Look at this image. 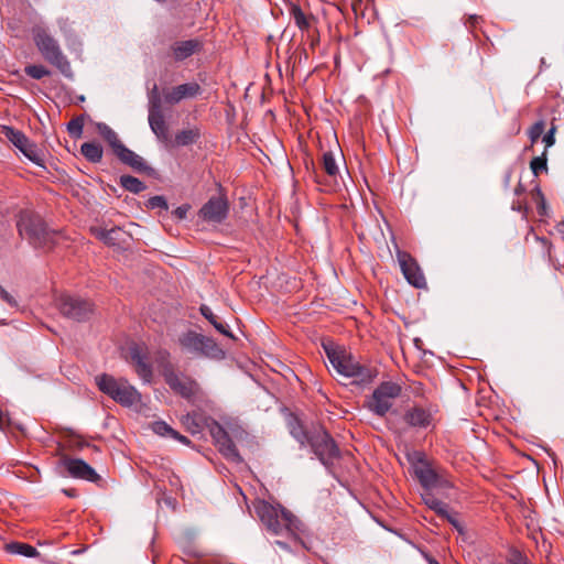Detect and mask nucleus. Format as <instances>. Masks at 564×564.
<instances>
[{
    "label": "nucleus",
    "mask_w": 564,
    "mask_h": 564,
    "mask_svg": "<svg viewBox=\"0 0 564 564\" xmlns=\"http://www.w3.org/2000/svg\"><path fill=\"white\" fill-rule=\"evenodd\" d=\"M254 511L271 534H285L294 541L299 540V533L303 531V523L283 506L260 500L254 505Z\"/></svg>",
    "instance_id": "obj_1"
},
{
    "label": "nucleus",
    "mask_w": 564,
    "mask_h": 564,
    "mask_svg": "<svg viewBox=\"0 0 564 564\" xmlns=\"http://www.w3.org/2000/svg\"><path fill=\"white\" fill-rule=\"evenodd\" d=\"M326 356L333 368L346 378H352L354 382L360 384L370 383L377 376V371L361 365L350 352L333 344H324Z\"/></svg>",
    "instance_id": "obj_2"
},
{
    "label": "nucleus",
    "mask_w": 564,
    "mask_h": 564,
    "mask_svg": "<svg viewBox=\"0 0 564 564\" xmlns=\"http://www.w3.org/2000/svg\"><path fill=\"white\" fill-rule=\"evenodd\" d=\"M33 41L44 59L56 67L66 78L73 79L70 63L63 53L58 42L43 28L32 30Z\"/></svg>",
    "instance_id": "obj_3"
},
{
    "label": "nucleus",
    "mask_w": 564,
    "mask_h": 564,
    "mask_svg": "<svg viewBox=\"0 0 564 564\" xmlns=\"http://www.w3.org/2000/svg\"><path fill=\"white\" fill-rule=\"evenodd\" d=\"M98 389L123 406H131L141 401V393L124 378L102 373L95 378Z\"/></svg>",
    "instance_id": "obj_4"
},
{
    "label": "nucleus",
    "mask_w": 564,
    "mask_h": 564,
    "mask_svg": "<svg viewBox=\"0 0 564 564\" xmlns=\"http://www.w3.org/2000/svg\"><path fill=\"white\" fill-rule=\"evenodd\" d=\"M177 344L184 352L195 357L217 360L225 358V351L212 337L204 336L195 330L182 333L177 338Z\"/></svg>",
    "instance_id": "obj_5"
},
{
    "label": "nucleus",
    "mask_w": 564,
    "mask_h": 564,
    "mask_svg": "<svg viewBox=\"0 0 564 564\" xmlns=\"http://www.w3.org/2000/svg\"><path fill=\"white\" fill-rule=\"evenodd\" d=\"M17 226L19 234L25 236L35 248H53L56 232L50 230L41 217L22 215Z\"/></svg>",
    "instance_id": "obj_6"
},
{
    "label": "nucleus",
    "mask_w": 564,
    "mask_h": 564,
    "mask_svg": "<svg viewBox=\"0 0 564 564\" xmlns=\"http://www.w3.org/2000/svg\"><path fill=\"white\" fill-rule=\"evenodd\" d=\"M307 446L318 460L330 470L340 458V449L330 434L322 426L314 427Z\"/></svg>",
    "instance_id": "obj_7"
},
{
    "label": "nucleus",
    "mask_w": 564,
    "mask_h": 564,
    "mask_svg": "<svg viewBox=\"0 0 564 564\" xmlns=\"http://www.w3.org/2000/svg\"><path fill=\"white\" fill-rule=\"evenodd\" d=\"M402 388L393 381L381 382L365 401V406L379 417L386 416L395 399L401 395Z\"/></svg>",
    "instance_id": "obj_8"
},
{
    "label": "nucleus",
    "mask_w": 564,
    "mask_h": 564,
    "mask_svg": "<svg viewBox=\"0 0 564 564\" xmlns=\"http://www.w3.org/2000/svg\"><path fill=\"white\" fill-rule=\"evenodd\" d=\"M161 373L169 388L186 400L193 399L199 392V384L189 376L177 372L171 362L162 366Z\"/></svg>",
    "instance_id": "obj_9"
},
{
    "label": "nucleus",
    "mask_w": 564,
    "mask_h": 564,
    "mask_svg": "<svg viewBox=\"0 0 564 564\" xmlns=\"http://www.w3.org/2000/svg\"><path fill=\"white\" fill-rule=\"evenodd\" d=\"M411 464L414 476L426 491L434 488L452 487V484L447 479L438 475L431 467L422 452H414Z\"/></svg>",
    "instance_id": "obj_10"
},
{
    "label": "nucleus",
    "mask_w": 564,
    "mask_h": 564,
    "mask_svg": "<svg viewBox=\"0 0 564 564\" xmlns=\"http://www.w3.org/2000/svg\"><path fill=\"white\" fill-rule=\"evenodd\" d=\"M56 305L63 316L76 322L89 319L95 311V305L90 300L70 294L61 295Z\"/></svg>",
    "instance_id": "obj_11"
},
{
    "label": "nucleus",
    "mask_w": 564,
    "mask_h": 564,
    "mask_svg": "<svg viewBox=\"0 0 564 564\" xmlns=\"http://www.w3.org/2000/svg\"><path fill=\"white\" fill-rule=\"evenodd\" d=\"M3 133L31 162L39 166H44L43 153L22 131L4 126Z\"/></svg>",
    "instance_id": "obj_12"
},
{
    "label": "nucleus",
    "mask_w": 564,
    "mask_h": 564,
    "mask_svg": "<svg viewBox=\"0 0 564 564\" xmlns=\"http://www.w3.org/2000/svg\"><path fill=\"white\" fill-rule=\"evenodd\" d=\"M210 436L223 456L231 462L240 463L242 458L225 427L217 421L212 420L208 424Z\"/></svg>",
    "instance_id": "obj_13"
},
{
    "label": "nucleus",
    "mask_w": 564,
    "mask_h": 564,
    "mask_svg": "<svg viewBox=\"0 0 564 564\" xmlns=\"http://www.w3.org/2000/svg\"><path fill=\"white\" fill-rule=\"evenodd\" d=\"M435 412L436 409L433 405L422 406L414 404L404 411L402 420L410 429L416 431L427 430L434 426Z\"/></svg>",
    "instance_id": "obj_14"
},
{
    "label": "nucleus",
    "mask_w": 564,
    "mask_h": 564,
    "mask_svg": "<svg viewBox=\"0 0 564 564\" xmlns=\"http://www.w3.org/2000/svg\"><path fill=\"white\" fill-rule=\"evenodd\" d=\"M397 258L408 283L416 289L425 288L426 280L416 260L410 253L401 250H398Z\"/></svg>",
    "instance_id": "obj_15"
},
{
    "label": "nucleus",
    "mask_w": 564,
    "mask_h": 564,
    "mask_svg": "<svg viewBox=\"0 0 564 564\" xmlns=\"http://www.w3.org/2000/svg\"><path fill=\"white\" fill-rule=\"evenodd\" d=\"M229 205L224 195L212 196L199 209L198 216L208 223L220 224L228 215Z\"/></svg>",
    "instance_id": "obj_16"
},
{
    "label": "nucleus",
    "mask_w": 564,
    "mask_h": 564,
    "mask_svg": "<svg viewBox=\"0 0 564 564\" xmlns=\"http://www.w3.org/2000/svg\"><path fill=\"white\" fill-rule=\"evenodd\" d=\"M61 464L72 478L97 482L100 476L96 470L80 458L63 457Z\"/></svg>",
    "instance_id": "obj_17"
},
{
    "label": "nucleus",
    "mask_w": 564,
    "mask_h": 564,
    "mask_svg": "<svg viewBox=\"0 0 564 564\" xmlns=\"http://www.w3.org/2000/svg\"><path fill=\"white\" fill-rule=\"evenodd\" d=\"M202 87L198 83H185L163 91V100L169 105H176L183 99L195 98L200 95Z\"/></svg>",
    "instance_id": "obj_18"
},
{
    "label": "nucleus",
    "mask_w": 564,
    "mask_h": 564,
    "mask_svg": "<svg viewBox=\"0 0 564 564\" xmlns=\"http://www.w3.org/2000/svg\"><path fill=\"white\" fill-rule=\"evenodd\" d=\"M115 155L123 164L130 166L133 171L138 173H144L149 176H154L156 173L153 167L145 163L143 158L134 153L132 150L128 149L124 144L121 148H119Z\"/></svg>",
    "instance_id": "obj_19"
},
{
    "label": "nucleus",
    "mask_w": 564,
    "mask_h": 564,
    "mask_svg": "<svg viewBox=\"0 0 564 564\" xmlns=\"http://www.w3.org/2000/svg\"><path fill=\"white\" fill-rule=\"evenodd\" d=\"M130 358L134 365L137 375L143 382L150 383L153 377L152 367L147 362V356L139 345H134L130 348Z\"/></svg>",
    "instance_id": "obj_20"
},
{
    "label": "nucleus",
    "mask_w": 564,
    "mask_h": 564,
    "mask_svg": "<svg viewBox=\"0 0 564 564\" xmlns=\"http://www.w3.org/2000/svg\"><path fill=\"white\" fill-rule=\"evenodd\" d=\"M203 48V44L197 39L175 42L172 46L173 57L176 62H182L193 54L199 52Z\"/></svg>",
    "instance_id": "obj_21"
},
{
    "label": "nucleus",
    "mask_w": 564,
    "mask_h": 564,
    "mask_svg": "<svg viewBox=\"0 0 564 564\" xmlns=\"http://www.w3.org/2000/svg\"><path fill=\"white\" fill-rule=\"evenodd\" d=\"M91 232L97 239L108 246H120L124 236V232L119 227H112L111 229L94 227L91 228Z\"/></svg>",
    "instance_id": "obj_22"
},
{
    "label": "nucleus",
    "mask_w": 564,
    "mask_h": 564,
    "mask_svg": "<svg viewBox=\"0 0 564 564\" xmlns=\"http://www.w3.org/2000/svg\"><path fill=\"white\" fill-rule=\"evenodd\" d=\"M315 426L311 429H306L299 420H293L290 422V433L291 435L300 443L301 447L307 446L310 443L311 436L313 435V430Z\"/></svg>",
    "instance_id": "obj_23"
},
{
    "label": "nucleus",
    "mask_w": 564,
    "mask_h": 564,
    "mask_svg": "<svg viewBox=\"0 0 564 564\" xmlns=\"http://www.w3.org/2000/svg\"><path fill=\"white\" fill-rule=\"evenodd\" d=\"M96 129L100 137L109 144L113 154L123 145L118 134L108 124L97 122Z\"/></svg>",
    "instance_id": "obj_24"
},
{
    "label": "nucleus",
    "mask_w": 564,
    "mask_h": 564,
    "mask_svg": "<svg viewBox=\"0 0 564 564\" xmlns=\"http://www.w3.org/2000/svg\"><path fill=\"white\" fill-rule=\"evenodd\" d=\"M200 137L202 132L197 127L183 129L175 134L174 144L176 147H187L196 143Z\"/></svg>",
    "instance_id": "obj_25"
},
{
    "label": "nucleus",
    "mask_w": 564,
    "mask_h": 564,
    "mask_svg": "<svg viewBox=\"0 0 564 564\" xmlns=\"http://www.w3.org/2000/svg\"><path fill=\"white\" fill-rule=\"evenodd\" d=\"M150 128L158 139L165 141L167 139L169 129L163 113L149 115Z\"/></svg>",
    "instance_id": "obj_26"
},
{
    "label": "nucleus",
    "mask_w": 564,
    "mask_h": 564,
    "mask_svg": "<svg viewBox=\"0 0 564 564\" xmlns=\"http://www.w3.org/2000/svg\"><path fill=\"white\" fill-rule=\"evenodd\" d=\"M80 153L91 163H99L102 160L104 150L97 142H85L80 147Z\"/></svg>",
    "instance_id": "obj_27"
},
{
    "label": "nucleus",
    "mask_w": 564,
    "mask_h": 564,
    "mask_svg": "<svg viewBox=\"0 0 564 564\" xmlns=\"http://www.w3.org/2000/svg\"><path fill=\"white\" fill-rule=\"evenodd\" d=\"M182 424L193 435L203 431V416L197 412L187 413L181 419Z\"/></svg>",
    "instance_id": "obj_28"
},
{
    "label": "nucleus",
    "mask_w": 564,
    "mask_h": 564,
    "mask_svg": "<svg viewBox=\"0 0 564 564\" xmlns=\"http://www.w3.org/2000/svg\"><path fill=\"white\" fill-rule=\"evenodd\" d=\"M290 14L295 23V25L302 30L307 31L311 28V21L313 17H307L300 6L292 4L290 9Z\"/></svg>",
    "instance_id": "obj_29"
},
{
    "label": "nucleus",
    "mask_w": 564,
    "mask_h": 564,
    "mask_svg": "<svg viewBox=\"0 0 564 564\" xmlns=\"http://www.w3.org/2000/svg\"><path fill=\"white\" fill-rule=\"evenodd\" d=\"M7 550L12 554H19L25 557H36L40 555L34 546L22 542H12L7 545Z\"/></svg>",
    "instance_id": "obj_30"
},
{
    "label": "nucleus",
    "mask_w": 564,
    "mask_h": 564,
    "mask_svg": "<svg viewBox=\"0 0 564 564\" xmlns=\"http://www.w3.org/2000/svg\"><path fill=\"white\" fill-rule=\"evenodd\" d=\"M120 185L128 192L139 194L147 188V185L139 178L131 175L120 176Z\"/></svg>",
    "instance_id": "obj_31"
},
{
    "label": "nucleus",
    "mask_w": 564,
    "mask_h": 564,
    "mask_svg": "<svg viewBox=\"0 0 564 564\" xmlns=\"http://www.w3.org/2000/svg\"><path fill=\"white\" fill-rule=\"evenodd\" d=\"M162 101L163 100L159 93V87L156 84H154L149 93V115L163 113Z\"/></svg>",
    "instance_id": "obj_32"
},
{
    "label": "nucleus",
    "mask_w": 564,
    "mask_h": 564,
    "mask_svg": "<svg viewBox=\"0 0 564 564\" xmlns=\"http://www.w3.org/2000/svg\"><path fill=\"white\" fill-rule=\"evenodd\" d=\"M422 498L425 502V505L433 511L436 512V514L440 517L442 513H445V510L448 508V506L441 501L440 499H437L436 497H434L432 494H431V490L429 491H425L423 495H422Z\"/></svg>",
    "instance_id": "obj_33"
},
{
    "label": "nucleus",
    "mask_w": 564,
    "mask_h": 564,
    "mask_svg": "<svg viewBox=\"0 0 564 564\" xmlns=\"http://www.w3.org/2000/svg\"><path fill=\"white\" fill-rule=\"evenodd\" d=\"M322 165L326 174L330 177H336L337 174L339 173L335 155L330 151L323 153Z\"/></svg>",
    "instance_id": "obj_34"
},
{
    "label": "nucleus",
    "mask_w": 564,
    "mask_h": 564,
    "mask_svg": "<svg viewBox=\"0 0 564 564\" xmlns=\"http://www.w3.org/2000/svg\"><path fill=\"white\" fill-rule=\"evenodd\" d=\"M530 169L535 176H538L542 171H547L546 150L541 155L531 160Z\"/></svg>",
    "instance_id": "obj_35"
},
{
    "label": "nucleus",
    "mask_w": 564,
    "mask_h": 564,
    "mask_svg": "<svg viewBox=\"0 0 564 564\" xmlns=\"http://www.w3.org/2000/svg\"><path fill=\"white\" fill-rule=\"evenodd\" d=\"M24 73L33 79H42L51 74L45 66L36 64L25 66Z\"/></svg>",
    "instance_id": "obj_36"
},
{
    "label": "nucleus",
    "mask_w": 564,
    "mask_h": 564,
    "mask_svg": "<svg viewBox=\"0 0 564 564\" xmlns=\"http://www.w3.org/2000/svg\"><path fill=\"white\" fill-rule=\"evenodd\" d=\"M83 128H84V118L83 117H76L67 123V131H68L69 135L75 139L82 137Z\"/></svg>",
    "instance_id": "obj_37"
},
{
    "label": "nucleus",
    "mask_w": 564,
    "mask_h": 564,
    "mask_svg": "<svg viewBox=\"0 0 564 564\" xmlns=\"http://www.w3.org/2000/svg\"><path fill=\"white\" fill-rule=\"evenodd\" d=\"M151 430L159 436L171 437L174 429L164 421H155L151 424Z\"/></svg>",
    "instance_id": "obj_38"
},
{
    "label": "nucleus",
    "mask_w": 564,
    "mask_h": 564,
    "mask_svg": "<svg viewBox=\"0 0 564 564\" xmlns=\"http://www.w3.org/2000/svg\"><path fill=\"white\" fill-rule=\"evenodd\" d=\"M545 128V122L543 120L536 121L528 131L529 139L532 144H534L543 134Z\"/></svg>",
    "instance_id": "obj_39"
},
{
    "label": "nucleus",
    "mask_w": 564,
    "mask_h": 564,
    "mask_svg": "<svg viewBox=\"0 0 564 564\" xmlns=\"http://www.w3.org/2000/svg\"><path fill=\"white\" fill-rule=\"evenodd\" d=\"M145 206L149 209L161 208L163 210H167V208H169L167 200L162 195H156V196L150 197L147 200Z\"/></svg>",
    "instance_id": "obj_40"
},
{
    "label": "nucleus",
    "mask_w": 564,
    "mask_h": 564,
    "mask_svg": "<svg viewBox=\"0 0 564 564\" xmlns=\"http://www.w3.org/2000/svg\"><path fill=\"white\" fill-rule=\"evenodd\" d=\"M441 519L449 522L457 531L463 532V527L458 520V514L456 512L452 513L448 511V508L445 510V513L440 516Z\"/></svg>",
    "instance_id": "obj_41"
},
{
    "label": "nucleus",
    "mask_w": 564,
    "mask_h": 564,
    "mask_svg": "<svg viewBox=\"0 0 564 564\" xmlns=\"http://www.w3.org/2000/svg\"><path fill=\"white\" fill-rule=\"evenodd\" d=\"M200 314L214 326V323H218L217 316L213 313L209 306L202 305L199 307Z\"/></svg>",
    "instance_id": "obj_42"
},
{
    "label": "nucleus",
    "mask_w": 564,
    "mask_h": 564,
    "mask_svg": "<svg viewBox=\"0 0 564 564\" xmlns=\"http://www.w3.org/2000/svg\"><path fill=\"white\" fill-rule=\"evenodd\" d=\"M283 536L285 538V540H276L274 543L278 546H280L281 549H283V550H285L288 552L292 551L291 543H300V542H302L300 536H299L297 541H294L292 538H289L285 534Z\"/></svg>",
    "instance_id": "obj_43"
},
{
    "label": "nucleus",
    "mask_w": 564,
    "mask_h": 564,
    "mask_svg": "<svg viewBox=\"0 0 564 564\" xmlns=\"http://www.w3.org/2000/svg\"><path fill=\"white\" fill-rule=\"evenodd\" d=\"M555 132L556 127L552 124L550 130L543 135V142L545 143V148H550L555 143Z\"/></svg>",
    "instance_id": "obj_44"
},
{
    "label": "nucleus",
    "mask_w": 564,
    "mask_h": 564,
    "mask_svg": "<svg viewBox=\"0 0 564 564\" xmlns=\"http://www.w3.org/2000/svg\"><path fill=\"white\" fill-rule=\"evenodd\" d=\"M534 192L536 193V196L539 197V200H540L538 204V212L541 216H543V215H545V209H546V203H545L544 195L539 186H536L534 188Z\"/></svg>",
    "instance_id": "obj_45"
},
{
    "label": "nucleus",
    "mask_w": 564,
    "mask_h": 564,
    "mask_svg": "<svg viewBox=\"0 0 564 564\" xmlns=\"http://www.w3.org/2000/svg\"><path fill=\"white\" fill-rule=\"evenodd\" d=\"M0 299L3 302H6L7 304H9L11 307H17L18 306L17 300L9 292H7L2 288V285H0Z\"/></svg>",
    "instance_id": "obj_46"
},
{
    "label": "nucleus",
    "mask_w": 564,
    "mask_h": 564,
    "mask_svg": "<svg viewBox=\"0 0 564 564\" xmlns=\"http://www.w3.org/2000/svg\"><path fill=\"white\" fill-rule=\"evenodd\" d=\"M57 25L59 28V30L64 33V34H68V33H72V23L69 21L68 18H59L57 20Z\"/></svg>",
    "instance_id": "obj_47"
},
{
    "label": "nucleus",
    "mask_w": 564,
    "mask_h": 564,
    "mask_svg": "<svg viewBox=\"0 0 564 564\" xmlns=\"http://www.w3.org/2000/svg\"><path fill=\"white\" fill-rule=\"evenodd\" d=\"M214 327L220 334H223V335H225V336H227V337H229L231 339H236L234 334L228 329L227 325L223 324L221 322L214 323Z\"/></svg>",
    "instance_id": "obj_48"
},
{
    "label": "nucleus",
    "mask_w": 564,
    "mask_h": 564,
    "mask_svg": "<svg viewBox=\"0 0 564 564\" xmlns=\"http://www.w3.org/2000/svg\"><path fill=\"white\" fill-rule=\"evenodd\" d=\"M86 446H89V444L79 436L70 440V447L73 449H83Z\"/></svg>",
    "instance_id": "obj_49"
},
{
    "label": "nucleus",
    "mask_w": 564,
    "mask_h": 564,
    "mask_svg": "<svg viewBox=\"0 0 564 564\" xmlns=\"http://www.w3.org/2000/svg\"><path fill=\"white\" fill-rule=\"evenodd\" d=\"M189 209V206L188 205H182V206H178L174 212L173 214L175 215L176 218L178 219H184L186 218L187 216V212Z\"/></svg>",
    "instance_id": "obj_50"
},
{
    "label": "nucleus",
    "mask_w": 564,
    "mask_h": 564,
    "mask_svg": "<svg viewBox=\"0 0 564 564\" xmlns=\"http://www.w3.org/2000/svg\"><path fill=\"white\" fill-rule=\"evenodd\" d=\"M481 21L482 18L480 15L471 14L468 17L466 24L470 28H476Z\"/></svg>",
    "instance_id": "obj_51"
},
{
    "label": "nucleus",
    "mask_w": 564,
    "mask_h": 564,
    "mask_svg": "<svg viewBox=\"0 0 564 564\" xmlns=\"http://www.w3.org/2000/svg\"><path fill=\"white\" fill-rule=\"evenodd\" d=\"M171 438L176 440V441H178V442H181V443H183V444H185V445H188V444L191 443V441H189L186 436H184V435L180 434V433H178L177 431H175V430H174V432H173V434H172Z\"/></svg>",
    "instance_id": "obj_52"
},
{
    "label": "nucleus",
    "mask_w": 564,
    "mask_h": 564,
    "mask_svg": "<svg viewBox=\"0 0 564 564\" xmlns=\"http://www.w3.org/2000/svg\"><path fill=\"white\" fill-rule=\"evenodd\" d=\"M510 564H529V562L525 557L519 556L516 561H513Z\"/></svg>",
    "instance_id": "obj_53"
},
{
    "label": "nucleus",
    "mask_w": 564,
    "mask_h": 564,
    "mask_svg": "<svg viewBox=\"0 0 564 564\" xmlns=\"http://www.w3.org/2000/svg\"><path fill=\"white\" fill-rule=\"evenodd\" d=\"M524 192V187L521 184H518V186L514 189L516 195H520Z\"/></svg>",
    "instance_id": "obj_54"
},
{
    "label": "nucleus",
    "mask_w": 564,
    "mask_h": 564,
    "mask_svg": "<svg viewBox=\"0 0 564 564\" xmlns=\"http://www.w3.org/2000/svg\"><path fill=\"white\" fill-rule=\"evenodd\" d=\"M510 175H511V173H510V172H508V173L506 174V177H505L506 186H508V184H509V182H510Z\"/></svg>",
    "instance_id": "obj_55"
},
{
    "label": "nucleus",
    "mask_w": 564,
    "mask_h": 564,
    "mask_svg": "<svg viewBox=\"0 0 564 564\" xmlns=\"http://www.w3.org/2000/svg\"><path fill=\"white\" fill-rule=\"evenodd\" d=\"M429 563H430V564H440V563H438L435 558H433V557H430V558H429Z\"/></svg>",
    "instance_id": "obj_56"
},
{
    "label": "nucleus",
    "mask_w": 564,
    "mask_h": 564,
    "mask_svg": "<svg viewBox=\"0 0 564 564\" xmlns=\"http://www.w3.org/2000/svg\"><path fill=\"white\" fill-rule=\"evenodd\" d=\"M64 492H65L67 496H70V497H73V496H74V495L72 494V491L64 490Z\"/></svg>",
    "instance_id": "obj_57"
}]
</instances>
